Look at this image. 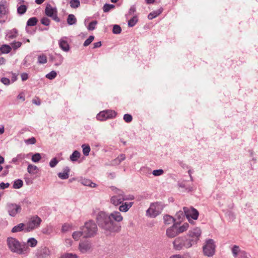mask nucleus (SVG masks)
<instances>
[{
    "mask_svg": "<svg viewBox=\"0 0 258 258\" xmlns=\"http://www.w3.org/2000/svg\"><path fill=\"white\" fill-rule=\"evenodd\" d=\"M17 99H20L22 101H24L25 100V97L24 95V93L22 92L17 96Z\"/></svg>",
    "mask_w": 258,
    "mask_h": 258,
    "instance_id": "nucleus-64",
    "label": "nucleus"
},
{
    "mask_svg": "<svg viewBox=\"0 0 258 258\" xmlns=\"http://www.w3.org/2000/svg\"><path fill=\"white\" fill-rule=\"evenodd\" d=\"M12 76L10 80L11 84L16 81L18 79V75L16 73H12Z\"/></svg>",
    "mask_w": 258,
    "mask_h": 258,
    "instance_id": "nucleus-63",
    "label": "nucleus"
},
{
    "mask_svg": "<svg viewBox=\"0 0 258 258\" xmlns=\"http://www.w3.org/2000/svg\"><path fill=\"white\" fill-rule=\"evenodd\" d=\"M241 251V250L237 245H234L232 248V253L234 257H236Z\"/></svg>",
    "mask_w": 258,
    "mask_h": 258,
    "instance_id": "nucleus-39",
    "label": "nucleus"
},
{
    "mask_svg": "<svg viewBox=\"0 0 258 258\" xmlns=\"http://www.w3.org/2000/svg\"><path fill=\"white\" fill-rule=\"evenodd\" d=\"M80 153L79 151L75 150L70 156V159L72 161L75 162L78 160V159L80 157Z\"/></svg>",
    "mask_w": 258,
    "mask_h": 258,
    "instance_id": "nucleus-32",
    "label": "nucleus"
},
{
    "mask_svg": "<svg viewBox=\"0 0 258 258\" xmlns=\"http://www.w3.org/2000/svg\"><path fill=\"white\" fill-rule=\"evenodd\" d=\"M109 217H110L111 220H113L114 221L117 222H121L123 219V217L121 216L120 211H113L109 214Z\"/></svg>",
    "mask_w": 258,
    "mask_h": 258,
    "instance_id": "nucleus-22",
    "label": "nucleus"
},
{
    "mask_svg": "<svg viewBox=\"0 0 258 258\" xmlns=\"http://www.w3.org/2000/svg\"><path fill=\"white\" fill-rule=\"evenodd\" d=\"M121 28L118 25H114L113 26L112 32L115 34H118L121 33Z\"/></svg>",
    "mask_w": 258,
    "mask_h": 258,
    "instance_id": "nucleus-49",
    "label": "nucleus"
},
{
    "mask_svg": "<svg viewBox=\"0 0 258 258\" xmlns=\"http://www.w3.org/2000/svg\"><path fill=\"white\" fill-rule=\"evenodd\" d=\"M12 49L11 46L8 44L2 45L0 47V51L2 53H8Z\"/></svg>",
    "mask_w": 258,
    "mask_h": 258,
    "instance_id": "nucleus-33",
    "label": "nucleus"
},
{
    "mask_svg": "<svg viewBox=\"0 0 258 258\" xmlns=\"http://www.w3.org/2000/svg\"><path fill=\"white\" fill-rule=\"evenodd\" d=\"M164 223L166 225L171 224L175 221V219L169 215H166L163 217Z\"/></svg>",
    "mask_w": 258,
    "mask_h": 258,
    "instance_id": "nucleus-29",
    "label": "nucleus"
},
{
    "mask_svg": "<svg viewBox=\"0 0 258 258\" xmlns=\"http://www.w3.org/2000/svg\"><path fill=\"white\" fill-rule=\"evenodd\" d=\"M94 39V37L92 35L90 36L84 42L83 46H87L93 41Z\"/></svg>",
    "mask_w": 258,
    "mask_h": 258,
    "instance_id": "nucleus-54",
    "label": "nucleus"
},
{
    "mask_svg": "<svg viewBox=\"0 0 258 258\" xmlns=\"http://www.w3.org/2000/svg\"><path fill=\"white\" fill-rule=\"evenodd\" d=\"M17 35L18 30L16 28H14L7 32L6 37L8 39H11L16 38Z\"/></svg>",
    "mask_w": 258,
    "mask_h": 258,
    "instance_id": "nucleus-26",
    "label": "nucleus"
},
{
    "mask_svg": "<svg viewBox=\"0 0 258 258\" xmlns=\"http://www.w3.org/2000/svg\"><path fill=\"white\" fill-rule=\"evenodd\" d=\"M93 249L92 241L89 239L81 240L78 245V249L82 253L91 252Z\"/></svg>",
    "mask_w": 258,
    "mask_h": 258,
    "instance_id": "nucleus-9",
    "label": "nucleus"
},
{
    "mask_svg": "<svg viewBox=\"0 0 258 258\" xmlns=\"http://www.w3.org/2000/svg\"><path fill=\"white\" fill-rule=\"evenodd\" d=\"M112 190H115V195L110 198V203L114 206H118L124 202L123 191L115 187H113Z\"/></svg>",
    "mask_w": 258,
    "mask_h": 258,
    "instance_id": "nucleus-11",
    "label": "nucleus"
},
{
    "mask_svg": "<svg viewBox=\"0 0 258 258\" xmlns=\"http://www.w3.org/2000/svg\"><path fill=\"white\" fill-rule=\"evenodd\" d=\"M184 214L188 222L190 223L193 222V220H197L199 217V212L192 207H184L183 208Z\"/></svg>",
    "mask_w": 258,
    "mask_h": 258,
    "instance_id": "nucleus-12",
    "label": "nucleus"
},
{
    "mask_svg": "<svg viewBox=\"0 0 258 258\" xmlns=\"http://www.w3.org/2000/svg\"><path fill=\"white\" fill-rule=\"evenodd\" d=\"M76 254L72 253H66L62 254L60 258H77Z\"/></svg>",
    "mask_w": 258,
    "mask_h": 258,
    "instance_id": "nucleus-51",
    "label": "nucleus"
},
{
    "mask_svg": "<svg viewBox=\"0 0 258 258\" xmlns=\"http://www.w3.org/2000/svg\"><path fill=\"white\" fill-rule=\"evenodd\" d=\"M96 220L98 226L106 231L112 232L119 230V227L110 219L109 214L104 211L97 214Z\"/></svg>",
    "mask_w": 258,
    "mask_h": 258,
    "instance_id": "nucleus-1",
    "label": "nucleus"
},
{
    "mask_svg": "<svg viewBox=\"0 0 258 258\" xmlns=\"http://www.w3.org/2000/svg\"><path fill=\"white\" fill-rule=\"evenodd\" d=\"M175 216L178 219H182L185 216L184 214V211H179V212L176 213Z\"/></svg>",
    "mask_w": 258,
    "mask_h": 258,
    "instance_id": "nucleus-59",
    "label": "nucleus"
},
{
    "mask_svg": "<svg viewBox=\"0 0 258 258\" xmlns=\"http://www.w3.org/2000/svg\"><path fill=\"white\" fill-rule=\"evenodd\" d=\"M67 38L63 37L61 38L58 42L59 47L64 51L68 52L70 50V45L67 40Z\"/></svg>",
    "mask_w": 258,
    "mask_h": 258,
    "instance_id": "nucleus-17",
    "label": "nucleus"
},
{
    "mask_svg": "<svg viewBox=\"0 0 258 258\" xmlns=\"http://www.w3.org/2000/svg\"><path fill=\"white\" fill-rule=\"evenodd\" d=\"M59 161L56 158H52L49 162V165L50 167L54 168L56 165L58 163Z\"/></svg>",
    "mask_w": 258,
    "mask_h": 258,
    "instance_id": "nucleus-52",
    "label": "nucleus"
},
{
    "mask_svg": "<svg viewBox=\"0 0 258 258\" xmlns=\"http://www.w3.org/2000/svg\"><path fill=\"white\" fill-rule=\"evenodd\" d=\"M7 244L10 251L21 255H27L30 251V249L26 243H21L17 239L12 237L7 238Z\"/></svg>",
    "mask_w": 258,
    "mask_h": 258,
    "instance_id": "nucleus-2",
    "label": "nucleus"
},
{
    "mask_svg": "<svg viewBox=\"0 0 258 258\" xmlns=\"http://www.w3.org/2000/svg\"><path fill=\"white\" fill-rule=\"evenodd\" d=\"M49 249L45 247L38 250L36 255L37 258H47L50 255Z\"/></svg>",
    "mask_w": 258,
    "mask_h": 258,
    "instance_id": "nucleus-18",
    "label": "nucleus"
},
{
    "mask_svg": "<svg viewBox=\"0 0 258 258\" xmlns=\"http://www.w3.org/2000/svg\"><path fill=\"white\" fill-rule=\"evenodd\" d=\"M23 182L21 179H18L14 181L13 187L15 189H19L23 186Z\"/></svg>",
    "mask_w": 258,
    "mask_h": 258,
    "instance_id": "nucleus-35",
    "label": "nucleus"
},
{
    "mask_svg": "<svg viewBox=\"0 0 258 258\" xmlns=\"http://www.w3.org/2000/svg\"><path fill=\"white\" fill-rule=\"evenodd\" d=\"M202 234L201 230L199 227L190 229L186 235L187 237L192 246L198 242Z\"/></svg>",
    "mask_w": 258,
    "mask_h": 258,
    "instance_id": "nucleus-8",
    "label": "nucleus"
},
{
    "mask_svg": "<svg viewBox=\"0 0 258 258\" xmlns=\"http://www.w3.org/2000/svg\"><path fill=\"white\" fill-rule=\"evenodd\" d=\"M123 201L133 200L135 199V197L133 195H125L123 192Z\"/></svg>",
    "mask_w": 258,
    "mask_h": 258,
    "instance_id": "nucleus-60",
    "label": "nucleus"
},
{
    "mask_svg": "<svg viewBox=\"0 0 258 258\" xmlns=\"http://www.w3.org/2000/svg\"><path fill=\"white\" fill-rule=\"evenodd\" d=\"M0 81L6 86H9L11 84V80L6 77L2 78L0 79Z\"/></svg>",
    "mask_w": 258,
    "mask_h": 258,
    "instance_id": "nucleus-55",
    "label": "nucleus"
},
{
    "mask_svg": "<svg viewBox=\"0 0 258 258\" xmlns=\"http://www.w3.org/2000/svg\"><path fill=\"white\" fill-rule=\"evenodd\" d=\"M134 202H122L119 206L118 209L121 212H126L133 206Z\"/></svg>",
    "mask_w": 258,
    "mask_h": 258,
    "instance_id": "nucleus-20",
    "label": "nucleus"
},
{
    "mask_svg": "<svg viewBox=\"0 0 258 258\" xmlns=\"http://www.w3.org/2000/svg\"><path fill=\"white\" fill-rule=\"evenodd\" d=\"M57 76V73L55 71H52L48 74H46L45 77L49 80H53Z\"/></svg>",
    "mask_w": 258,
    "mask_h": 258,
    "instance_id": "nucleus-45",
    "label": "nucleus"
},
{
    "mask_svg": "<svg viewBox=\"0 0 258 258\" xmlns=\"http://www.w3.org/2000/svg\"><path fill=\"white\" fill-rule=\"evenodd\" d=\"M123 119L126 122L129 123L132 121L133 117L131 114H125L123 115Z\"/></svg>",
    "mask_w": 258,
    "mask_h": 258,
    "instance_id": "nucleus-57",
    "label": "nucleus"
},
{
    "mask_svg": "<svg viewBox=\"0 0 258 258\" xmlns=\"http://www.w3.org/2000/svg\"><path fill=\"white\" fill-rule=\"evenodd\" d=\"M32 155L31 153L28 154L20 153L18 154L16 157H14L11 163H13L15 165H19L20 163L22 162L26 158H29Z\"/></svg>",
    "mask_w": 258,
    "mask_h": 258,
    "instance_id": "nucleus-15",
    "label": "nucleus"
},
{
    "mask_svg": "<svg viewBox=\"0 0 258 258\" xmlns=\"http://www.w3.org/2000/svg\"><path fill=\"white\" fill-rule=\"evenodd\" d=\"M239 255V258H249V255L248 254V253L244 250H241L240 252Z\"/></svg>",
    "mask_w": 258,
    "mask_h": 258,
    "instance_id": "nucleus-61",
    "label": "nucleus"
},
{
    "mask_svg": "<svg viewBox=\"0 0 258 258\" xmlns=\"http://www.w3.org/2000/svg\"><path fill=\"white\" fill-rule=\"evenodd\" d=\"M215 244L212 239L207 240L203 247L204 255L208 256H212L215 252Z\"/></svg>",
    "mask_w": 258,
    "mask_h": 258,
    "instance_id": "nucleus-10",
    "label": "nucleus"
},
{
    "mask_svg": "<svg viewBox=\"0 0 258 258\" xmlns=\"http://www.w3.org/2000/svg\"><path fill=\"white\" fill-rule=\"evenodd\" d=\"M177 223V229L178 234L186 231L189 227V224L187 223H184L182 225L179 226L178 223Z\"/></svg>",
    "mask_w": 258,
    "mask_h": 258,
    "instance_id": "nucleus-27",
    "label": "nucleus"
},
{
    "mask_svg": "<svg viewBox=\"0 0 258 258\" xmlns=\"http://www.w3.org/2000/svg\"><path fill=\"white\" fill-rule=\"evenodd\" d=\"M125 159V155L124 154H120L116 159L113 161V163L119 164Z\"/></svg>",
    "mask_w": 258,
    "mask_h": 258,
    "instance_id": "nucleus-38",
    "label": "nucleus"
},
{
    "mask_svg": "<svg viewBox=\"0 0 258 258\" xmlns=\"http://www.w3.org/2000/svg\"><path fill=\"white\" fill-rule=\"evenodd\" d=\"M47 61V58L45 54H42L38 56V63L39 64H44Z\"/></svg>",
    "mask_w": 258,
    "mask_h": 258,
    "instance_id": "nucleus-37",
    "label": "nucleus"
},
{
    "mask_svg": "<svg viewBox=\"0 0 258 258\" xmlns=\"http://www.w3.org/2000/svg\"><path fill=\"white\" fill-rule=\"evenodd\" d=\"M97 24V21L96 20L91 22L87 26L88 30L89 31L94 30L95 29Z\"/></svg>",
    "mask_w": 258,
    "mask_h": 258,
    "instance_id": "nucleus-48",
    "label": "nucleus"
},
{
    "mask_svg": "<svg viewBox=\"0 0 258 258\" xmlns=\"http://www.w3.org/2000/svg\"><path fill=\"white\" fill-rule=\"evenodd\" d=\"M82 148L83 149V154L86 156H88L90 151V146L88 145L83 144L82 145Z\"/></svg>",
    "mask_w": 258,
    "mask_h": 258,
    "instance_id": "nucleus-40",
    "label": "nucleus"
},
{
    "mask_svg": "<svg viewBox=\"0 0 258 258\" xmlns=\"http://www.w3.org/2000/svg\"><path fill=\"white\" fill-rule=\"evenodd\" d=\"M165 207V205L161 202L152 203L150 208L147 210V215L155 218L159 215Z\"/></svg>",
    "mask_w": 258,
    "mask_h": 258,
    "instance_id": "nucleus-5",
    "label": "nucleus"
},
{
    "mask_svg": "<svg viewBox=\"0 0 258 258\" xmlns=\"http://www.w3.org/2000/svg\"><path fill=\"white\" fill-rule=\"evenodd\" d=\"M138 22V18L137 15H135L128 21V26L133 27L136 25Z\"/></svg>",
    "mask_w": 258,
    "mask_h": 258,
    "instance_id": "nucleus-31",
    "label": "nucleus"
},
{
    "mask_svg": "<svg viewBox=\"0 0 258 258\" xmlns=\"http://www.w3.org/2000/svg\"><path fill=\"white\" fill-rule=\"evenodd\" d=\"M55 13H57V9L53 8L50 4H48L45 9V15L48 17H51Z\"/></svg>",
    "mask_w": 258,
    "mask_h": 258,
    "instance_id": "nucleus-21",
    "label": "nucleus"
},
{
    "mask_svg": "<svg viewBox=\"0 0 258 258\" xmlns=\"http://www.w3.org/2000/svg\"><path fill=\"white\" fill-rule=\"evenodd\" d=\"M115 6L112 4H105L103 7V10L104 13L108 12L110 10L114 9Z\"/></svg>",
    "mask_w": 258,
    "mask_h": 258,
    "instance_id": "nucleus-42",
    "label": "nucleus"
},
{
    "mask_svg": "<svg viewBox=\"0 0 258 258\" xmlns=\"http://www.w3.org/2000/svg\"><path fill=\"white\" fill-rule=\"evenodd\" d=\"M163 9L162 8H160L157 10L154 11L150 13L148 16V18L149 20H152L154 18H156L157 16L160 15L163 12Z\"/></svg>",
    "mask_w": 258,
    "mask_h": 258,
    "instance_id": "nucleus-24",
    "label": "nucleus"
},
{
    "mask_svg": "<svg viewBox=\"0 0 258 258\" xmlns=\"http://www.w3.org/2000/svg\"><path fill=\"white\" fill-rule=\"evenodd\" d=\"M40 21L43 25H45L46 26H49L50 23V20L47 17H43V18H42Z\"/></svg>",
    "mask_w": 258,
    "mask_h": 258,
    "instance_id": "nucleus-53",
    "label": "nucleus"
},
{
    "mask_svg": "<svg viewBox=\"0 0 258 258\" xmlns=\"http://www.w3.org/2000/svg\"><path fill=\"white\" fill-rule=\"evenodd\" d=\"M67 21L69 25H73L77 23V19L74 15L69 14L68 16Z\"/></svg>",
    "mask_w": 258,
    "mask_h": 258,
    "instance_id": "nucleus-28",
    "label": "nucleus"
},
{
    "mask_svg": "<svg viewBox=\"0 0 258 258\" xmlns=\"http://www.w3.org/2000/svg\"><path fill=\"white\" fill-rule=\"evenodd\" d=\"M41 222V219L38 216L35 215L31 217L25 223L27 229L26 232H30L38 228Z\"/></svg>",
    "mask_w": 258,
    "mask_h": 258,
    "instance_id": "nucleus-6",
    "label": "nucleus"
},
{
    "mask_svg": "<svg viewBox=\"0 0 258 258\" xmlns=\"http://www.w3.org/2000/svg\"><path fill=\"white\" fill-rule=\"evenodd\" d=\"M39 171V168L36 165L28 164L27 167V171L28 172L32 175H34L36 174Z\"/></svg>",
    "mask_w": 258,
    "mask_h": 258,
    "instance_id": "nucleus-25",
    "label": "nucleus"
},
{
    "mask_svg": "<svg viewBox=\"0 0 258 258\" xmlns=\"http://www.w3.org/2000/svg\"><path fill=\"white\" fill-rule=\"evenodd\" d=\"M80 230L83 231V236L84 237L91 238L97 234L98 227L94 221L90 220L86 221L84 225L80 227Z\"/></svg>",
    "mask_w": 258,
    "mask_h": 258,
    "instance_id": "nucleus-3",
    "label": "nucleus"
},
{
    "mask_svg": "<svg viewBox=\"0 0 258 258\" xmlns=\"http://www.w3.org/2000/svg\"><path fill=\"white\" fill-rule=\"evenodd\" d=\"M70 172V169L69 167L67 166L63 169V172H59L57 175L61 179H67L69 177Z\"/></svg>",
    "mask_w": 258,
    "mask_h": 258,
    "instance_id": "nucleus-23",
    "label": "nucleus"
},
{
    "mask_svg": "<svg viewBox=\"0 0 258 258\" xmlns=\"http://www.w3.org/2000/svg\"><path fill=\"white\" fill-rule=\"evenodd\" d=\"M10 12L6 1L0 2V23L4 24L6 22L11 21V18L9 17Z\"/></svg>",
    "mask_w": 258,
    "mask_h": 258,
    "instance_id": "nucleus-7",
    "label": "nucleus"
},
{
    "mask_svg": "<svg viewBox=\"0 0 258 258\" xmlns=\"http://www.w3.org/2000/svg\"><path fill=\"white\" fill-rule=\"evenodd\" d=\"M227 216L229 218L230 220H233L235 218V215L232 211H229L226 213Z\"/></svg>",
    "mask_w": 258,
    "mask_h": 258,
    "instance_id": "nucleus-62",
    "label": "nucleus"
},
{
    "mask_svg": "<svg viewBox=\"0 0 258 258\" xmlns=\"http://www.w3.org/2000/svg\"><path fill=\"white\" fill-rule=\"evenodd\" d=\"M37 241L35 238L31 237L27 240L26 245L28 247L30 246L31 247H34L37 245Z\"/></svg>",
    "mask_w": 258,
    "mask_h": 258,
    "instance_id": "nucleus-34",
    "label": "nucleus"
},
{
    "mask_svg": "<svg viewBox=\"0 0 258 258\" xmlns=\"http://www.w3.org/2000/svg\"><path fill=\"white\" fill-rule=\"evenodd\" d=\"M173 244L174 249L176 250L187 249L192 247L186 235L176 238L173 242Z\"/></svg>",
    "mask_w": 258,
    "mask_h": 258,
    "instance_id": "nucleus-4",
    "label": "nucleus"
},
{
    "mask_svg": "<svg viewBox=\"0 0 258 258\" xmlns=\"http://www.w3.org/2000/svg\"><path fill=\"white\" fill-rule=\"evenodd\" d=\"M41 159V154L39 153H35L32 155V161L33 162L37 163Z\"/></svg>",
    "mask_w": 258,
    "mask_h": 258,
    "instance_id": "nucleus-41",
    "label": "nucleus"
},
{
    "mask_svg": "<svg viewBox=\"0 0 258 258\" xmlns=\"http://www.w3.org/2000/svg\"><path fill=\"white\" fill-rule=\"evenodd\" d=\"M6 209L9 215L11 217H15L17 214L21 211V207L20 205L13 203H8Z\"/></svg>",
    "mask_w": 258,
    "mask_h": 258,
    "instance_id": "nucleus-14",
    "label": "nucleus"
},
{
    "mask_svg": "<svg viewBox=\"0 0 258 258\" xmlns=\"http://www.w3.org/2000/svg\"><path fill=\"white\" fill-rule=\"evenodd\" d=\"M38 22L36 17H32L28 19L27 22V26H34L37 24Z\"/></svg>",
    "mask_w": 258,
    "mask_h": 258,
    "instance_id": "nucleus-36",
    "label": "nucleus"
},
{
    "mask_svg": "<svg viewBox=\"0 0 258 258\" xmlns=\"http://www.w3.org/2000/svg\"><path fill=\"white\" fill-rule=\"evenodd\" d=\"M36 140L34 137H32L25 140V143L27 145H34L36 143Z\"/></svg>",
    "mask_w": 258,
    "mask_h": 258,
    "instance_id": "nucleus-56",
    "label": "nucleus"
},
{
    "mask_svg": "<svg viewBox=\"0 0 258 258\" xmlns=\"http://www.w3.org/2000/svg\"><path fill=\"white\" fill-rule=\"evenodd\" d=\"M11 48L14 50L17 49L18 48L20 47L22 45V43L20 41H14L11 44Z\"/></svg>",
    "mask_w": 258,
    "mask_h": 258,
    "instance_id": "nucleus-50",
    "label": "nucleus"
},
{
    "mask_svg": "<svg viewBox=\"0 0 258 258\" xmlns=\"http://www.w3.org/2000/svg\"><path fill=\"white\" fill-rule=\"evenodd\" d=\"M136 11V8L135 6L133 5L131 7L130 9L128 10V13L125 15V17L126 19H128L129 16L134 15V14Z\"/></svg>",
    "mask_w": 258,
    "mask_h": 258,
    "instance_id": "nucleus-46",
    "label": "nucleus"
},
{
    "mask_svg": "<svg viewBox=\"0 0 258 258\" xmlns=\"http://www.w3.org/2000/svg\"><path fill=\"white\" fill-rule=\"evenodd\" d=\"M153 174L155 176H158L162 175L164 173V171L163 169H156L153 170L152 172Z\"/></svg>",
    "mask_w": 258,
    "mask_h": 258,
    "instance_id": "nucleus-58",
    "label": "nucleus"
},
{
    "mask_svg": "<svg viewBox=\"0 0 258 258\" xmlns=\"http://www.w3.org/2000/svg\"><path fill=\"white\" fill-rule=\"evenodd\" d=\"M116 113L112 110H105L100 112L96 116L97 120L104 121L115 117Z\"/></svg>",
    "mask_w": 258,
    "mask_h": 258,
    "instance_id": "nucleus-13",
    "label": "nucleus"
},
{
    "mask_svg": "<svg viewBox=\"0 0 258 258\" xmlns=\"http://www.w3.org/2000/svg\"><path fill=\"white\" fill-rule=\"evenodd\" d=\"M177 223H174L172 226L167 228L166 234L169 238H173L178 235L177 229Z\"/></svg>",
    "mask_w": 258,
    "mask_h": 258,
    "instance_id": "nucleus-16",
    "label": "nucleus"
},
{
    "mask_svg": "<svg viewBox=\"0 0 258 258\" xmlns=\"http://www.w3.org/2000/svg\"><path fill=\"white\" fill-rule=\"evenodd\" d=\"M81 236H83V231L81 230L73 232L72 234V237L75 240H78Z\"/></svg>",
    "mask_w": 258,
    "mask_h": 258,
    "instance_id": "nucleus-43",
    "label": "nucleus"
},
{
    "mask_svg": "<svg viewBox=\"0 0 258 258\" xmlns=\"http://www.w3.org/2000/svg\"><path fill=\"white\" fill-rule=\"evenodd\" d=\"M70 4L72 8L76 9L80 6V2L79 0H71Z\"/></svg>",
    "mask_w": 258,
    "mask_h": 258,
    "instance_id": "nucleus-44",
    "label": "nucleus"
},
{
    "mask_svg": "<svg viewBox=\"0 0 258 258\" xmlns=\"http://www.w3.org/2000/svg\"><path fill=\"white\" fill-rule=\"evenodd\" d=\"M27 10V7L25 5H20L17 6V13L20 15L24 14Z\"/></svg>",
    "mask_w": 258,
    "mask_h": 258,
    "instance_id": "nucleus-30",
    "label": "nucleus"
},
{
    "mask_svg": "<svg viewBox=\"0 0 258 258\" xmlns=\"http://www.w3.org/2000/svg\"><path fill=\"white\" fill-rule=\"evenodd\" d=\"M178 185L181 188H184L186 190L190 191L192 190V188L190 186H186L184 181H181L178 182Z\"/></svg>",
    "mask_w": 258,
    "mask_h": 258,
    "instance_id": "nucleus-47",
    "label": "nucleus"
},
{
    "mask_svg": "<svg viewBox=\"0 0 258 258\" xmlns=\"http://www.w3.org/2000/svg\"><path fill=\"white\" fill-rule=\"evenodd\" d=\"M26 229L25 223H21L14 226L11 230V232L12 233H18L20 232L28 233V232H26Z\"/></svg>",
    "mask_w": 258,
    "mask_h": 258,
    "instance_id": "nucleus-19",
    "label": "nucleus"
}]
</instances>
